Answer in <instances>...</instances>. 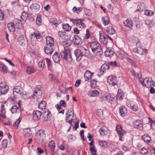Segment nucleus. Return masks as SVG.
I'll return each instance as SVG.
<instances>
[{"mask_svg":"<svg viewBox=\"0 0 155 155\" xmlns=\"http://www.w3.org/2000/svg\"><path fill=\"white\" fill-rule=\"evenodd\" d=\"M46 45L44 48V50L47 54L51 55L54 50V41L53 39L50 36L46 37Z\"/></svg>","mask_w":155,"mask_h":155,"instance_id":"nucleus-1","label":"nucleus"},{"mask_svg":"<svg viewBox=\"0 0 155 155\" xmlns=\"http://www.w3.org/2000/svg\"><path fill=\"white\" fill-rule=\"evenodd\" d=\"M92 51L96 55L100 56L103 54L102 48L99 43L96 41H93L89 43Z\"/></svg>","mask_w":155,"mask_h":155,"instance_id":"nucleus-2","label":"nucleus"},{"mask_svg":"<svg viewBox=\"0 0 155 155\" xmlns=\"http://www.w3.org/2000/svg\"><path fill=\"white\" fill-rule=\"evenodd\" d=\"M60 55L62 58L66 59L67 61L68 62L71 61V55L68 48L64 47V51L61 52Z\"/></svg>","mask_w":155,"mask_h":155,"instance_id":"nucleus-3","label":"nucleus"},{"mask_svg":"<svg viewBox=\"0 0 155 155\" xmlns=\"http://www.w3.org/2000/svg\"><path fill=\"white\" fill-rule=\"evenodd\" d=\"M86 51L87 50L83 47L75 50L74 53L76 57V60L78 61H79L82 56L86 54Z\"/></svg>","mask_w":155,"mask_h":155,"instance_id":"nucleus-4","label":"nucleus"},{"mask_svg":"<svg viewBox=\"0 0 155 155\" xmlns=\"http://www.w3.org/2000/svg\"><path fill=\"white\" fill-rule=\"evenodd\" d=\"M116 130L119 135V139L121 141L124 140L126 135V132L123 130L120 125H117L116 127Z\"/></svg>","mask_w":155,"mask_h":155,"instance_id":"nucleus-5","label":"nucleus"},{"mask_svg":"<svg viewBox=\"0 0 155 155\" xmlns=\"http://www.w3.org/2000/svg\"><path fill=\"white\" fill-rule=\"evenodd\" d=\"M8 86L5 82L0 83V95L5 94L8 90Z\"/></svg>","mask_w":155,"mask_h":155,"instance_id":"nucleus-6","label":"nucleus"},{"mask_svg":"<svg viewBox=\"0 0 155 155\" xmlns=\"http://www.w3.org/2000/svg\"><path fill=\"white\" fill-rule=\"evenodd\" d=\"M36 138L40 142H42L45 138V134L44 130H41L36 133Z\"/></svg>","mask_w":155,"mask_h":155,"instance_id":"nucleus-7","label":"nucleus"},{"mask_svg":"<svg viewBox=\"0 0 155 155\" xmlns=\"http://www.w3.org/2000/svg\"><path fill=\"white\" fill-rule=\"evenodd\" d=\"M140 81L143 86L148 87L151 86V83L153 82L151 78L146 77L142 80H140Z\"/></svg>","mask_w":155,"mask_h":155,"instance_id":"nucleus-8","label":"nucleus"},{"mask_svg":"<svg viewBox=\"0 0 155 155\" xmlns=\"http://www.w3.org/2000/svg\"><path fill=\"white\" fill-rule=\"evenodd\" d=\"M110 68L109 66L107 64H103L101 67L100 71L98 73V75L100 77L103 75Z\"/></svg>","mask_w":155,"mask_h":155,"instance_id":"nucleus-9","label":"nucleus"},{"mask_svg":"<svg viewBox=\"0 0 155 155\" xmlns=\"http://www.w3.org/2000/svg\"><path fill=\"white\" fill-rule=\"evenodd\" d=\"M107 82L109 84L114 86L117 84V81L116 76H109L107 78Z\"/></svg>","mask_w":155,"mask_h":155,"instance_id":"nucleus-10","label":"nucleus"},{"mask_svg":"<svg viewBox=\"0 0 155 155\" xmlns=\"http://www.w3.org/2000/svg\"><path fill=\"white\" fill-rule=\"evenodd\" d=\"M42 94V92L41 90L39 89L36 90L32 95V97L37 101L38 99L41 97Z\"/></svg>","mask_w":155,"mask_h":155,"instance_id":"nucleus-11","label":"nucleus"},{"mask_svg":"<svg viewBox=\"0 0 155 155\" xmlns=\"http://www.w3.org/2000/svg\"><path fill=\"white\" fill-rule=\"evenodd\" d=\"M74 45H78L81 44L83 42L81 38L79 37L77 35H74L73 39Z\"/></svg>","mask_w":155,"mask_h":155,"instance_id":"nucleus-12","label":"nucleus"},{"mask_svg":"<svg viewBox=\"0 0 155 155\" xmlns=\"http://www.w3.org/2000/svg\"><path fill=\"white\" fill-rule=\"evenodd\" d=\"M100 41L104 45H107L108 43V39L104 34L100 32Z\"/></svg>","mask_w":155,"mask_h":155,"instance_id":"nucleus-13","label":"nucleus"},{"mask_svg":"<svg viewBox=\"0 0 155 155\" xmlns=\"http://www.w3.org/2000/svg\"><path fill=\"white\" fill-rule=\"evenodd\" d=\"M41 112L38 110H35L33 113V118L35 120H38L41 118Z\"/></svg>","mask_w":155,"mask_h":155,"instance_id":"nucleus-14","label":"nucleus"},{"mask_svg":"<svg viewBox=\"0 0 155 155\" xmlns=\"http://www.w3.org/2000/svg\"><path fill=\"white\" fill-rule=\"evenodd\" d=\"M133 125L134 127L140 130L143 128V124L142 122L139 120H137L135 121Z\"/></svg>","mask_w":155,"mask_h":155,"instance_id":"nucleus-15","label":"nucleus"},{"mask_svg":"<svg viewBox=\"0 0 155 155\" xmlns=\"http://www.w3.org/2000/svg\"><path fill=\"white\" fill-rule=\"evenodd\" d=\"M30 8L34 12H37L40 9V6L37 3H34L30 6Z\"/></svg>","mask_w":155,"mask_h":155,"instance_id":"nucleus-16","label":"nucleus"},{"mask_svg":"<svg viewBox=\"0 0 155 155\" xmlns=\"http://www.w3.org/2000/svg\"><path fill=\"white\" fill-rule=\"evenodd\" d=\"M119 111L120 115L122 117L125 116L127 113L126 108L123 106L119 107Z\"/></svg>","mask_w":155,"mask_h":155,"instance_id":"nucleus-17","label":"nucleus"},{"mask_svg":"<svg viewBox=\"0 0 155 155\" xmlns=\"http://www.w3.org/2000/svg\"><path fill=\"white\" fill-rule=\"evenodd\" d=\"M51 113L48 110L47 111H45L43 113V117L44 118V120L46 121L50 120Z\"/></svg>","mask_w":155,"mask_h":155,"instance_id":"nucleus-18","label":"nucleus"},{"mask_svg":"<svg viewBox=\"0 0 155 155\" xmlns=\"http://www.w3.org/2000/svg\"><path fill=\"white\" fill-rule=\"evenodd\" d=\"M84 19H78L76 22L77 26L81 28H85V26L84 23Z\"/></svg>","mask_w":155,"mask_h":155,"instance_id":"nucleus-19","label":"nucleus"},{"mask_svg":"<svg viewBox=\"0 0 155 155\" xmlns=\"http://www.w3.org/2000/svg\"><path fill=\"white\" fill-rule=\"evenodd\" d=\"M59 38L61 41H63L67 40L68 39V36L65 32H60L59 33Z\"/></svg>","mask_w":155,"mask_h":155,"instance_id":"nucleus-20","label":"nucleus"},{"mask_svg":"<svg viewBox=\"0 0 155 155\" xmlns=\"http://www.w3.org/2000/svg\"><path fill=\"white\" fill-rule=\"evenodd\" d=\"M142 139L147 144H149L150 143L151 139L150 137L148 134H144L142 137Z\"/></svg>","mask_w":155,"mask_h":155,"instance_id":"nucleus-21","label":"nucleus"},{"mask_svg":"<svg viewBox=\"0 0 155 155\" xmlns=\"http://www.w3.org/2000/svg\"><path fill=\"white\" fill-rule=\"evenodd\" d=\"M100 134L102 136H105L108 133V129L105 127H102L99 130Z\"/></svg>","mask_w":155,"mask_h":155,"instance_id":"nucleus-22","label":"nucleus"},{"mask_svg":"<svg viewBox=\"0 0 155 155\" xmlns=\"http://www.w3.org/2000/svg\"><path fill=\"white\" fill-rule=\"evenodd\" d=\"M21 87L19 86H15L13 89V94L14 96L17 94H21Z\"/></svg>","mask_w":155,"mask_h":155,"instance_id":"nucleus-23","label":"nucleus"},{"mask_svg":"<svg viewBox=\"0 0 155 155\" xmlns=\"http://www.w3.org/2000/svg\"><path fill=\"white\" fill-rule=\"evenodd\" d=\"M53 59L56 63H58L60 60V58L59 54L56 52L53 56Z\"/></svg>","mask_w":155,"mask_h":155,"instance_id":"nucleus-24","label":"nucleus"},{"mask_svg":"<svg viewBox=\"0 0 155 155\" xmlns=\"http://www.w3.org/2000/svg\"><path fill=\"white\" fill-rule=\"evenodd\" d=\"M92 76V74L90 71H87L84 74V77L86 81L91 79Z\"/></svg>","mask_w":155,"mask_h":155,"instance_id":"nucleus-25","label":"nucleus"},{"mask_svg":"<svg viewBox=\"0 0 155 155\" xmlns=\"http://www.w3.org/2000/svg\"><path fill=\"white\" fill-rule=\"evenodd\" d=\"M25 137H28L31 136L32 134V132L29 128L24 129L23 130Z\"/></svg>","mask_w":155,"mask_h":155,"instance_id":"nucleus-26","label":"nucleus"},{"mask_svg":"<svg viewBox=\"0 0 155 155\" xmlns=\"http://www.w3.org/2000/svg\"><path fill=\"white\" fill-rule=\"evenodd\" d=\"M0 71L4 73H7L8 72V69L7 67L3 64L0 63Z\"/></svg>","mask_w":155,"mask_h":155,"instance_id":"nucleus-27","label":"nucleus"},{"mask_svg":"<svg viewBox=\"0 0 155 155\" xmlns=\"http://www.w3.org/2000/svg\"><path fill=\"white\" fill-rule=\"evenodd\" d=\"M114 52L112 50L108 49L104 52L105 55L106 57H111L113 55Z\"/></svg>","mask_w":155,"mask_h":155,"instance_id":"nucleus-28","label":"nucleus"},{"mask_svg":"<svg viewBox=\"0 0 155 155\" xmlns=\"http://www.w3.org/2000/svg\"><path fill=\"white\" fill-rule=\"evenodd\" d=\"M106 30L107 33L110 35H113L115 33V30L112 26H109L107 27Z\"/></svg>","mask_w":155,"mask_h":155,"instance_id":"nucleus-29","label":"nucleus"},{"mask_svg":"<svg viewBox=\"0 0 155 155\" xmlns=\"http://www.w3.org/2000/svg\"><path fill=\"white\" fill-rule=\"evenodd\" d=\"M99 94V92L96 90H91L90 91L89 93V95L90 97H94L97 96Z\"/></svg>","mask_w":155,"mask_h":155,"instance_id":"nucleus-30","label":"nucleus"},{"mask_svg":"<svg viewBox=\"0 0 155 155\" xmlns=\"http://www.w3.org/2000/svg\"><path fill=\"white\" fill-rule=\"evenodd\" d=\"M74 115H73L69 114L66 116V120L67 122L71 123V121H73L74 118Z\"/></svg>","mask_w":155,"mask_h":155,"instance_id":"nucleus-31","label":"nucleus"},{"mask_svg":"<svg viewBox=\"0 0 155 155\" xmlns=\"http://www.w3.org/2000/svg\"><path fill=\"white\" fill-rule=\"evenodd\" d=\"M128 104V106L131 109H132L134 111H137L138 110V108L137 104H134L132 102L131 104Z\"/></svg>","mask_w":155,"mask_h":155,"instance_id":"nucleus-32","label":"nucleus"},{"mask_svg":"<svg viewBox=\"0 0 155 155\" xmlns=\"http://www.w3.org/2000/svg\"><path fill=\"white\" fill-rule=\"evenodd\" d=\"M19 44L21 45H24L25 43V40L23 35H20L18 39Z\"/></svg>","mask_w":155,"mask_h":155,"instance_id":"nucleus-33","label":"nucleus"},{"mask_svg":"<svg viewBox=\"0 0 155 155\" xmlns=\"http://www.w3.org/2000/svg\"><path fill=\"white\" fill-rule=\"evenodd\" d=\"M26 71L27 73L30 74L34 73L35 72V70L33 67L29 66L27 67Z\"/></svg>","mask_w":155,"mask_h":155,"instance_id":"nucleus-34","label":"nucleus"},{"mask_svg":"<svg viewBox=\"0 0 155 155\" xmlns=\"http://www.w3.org/2000/svg\"><path fill=\"white\" fill-rule=\"evenodd\" d=\"M124 25L127 27L130 28L133 26L132 21H131L127 20L124 22Z\"/></svg>","mask_w":155,"mask_h":155,"instance_id":"nucleus-35","label":"nucleus"},{"mask_svg":"<svg viewBox=\"0 0 155 155\" xmlns=\"http://www.w3.org/2000/svg\"><path fill=\"white\" fill-rule=\"evenodd\" d=\"M7 27L10 31L13 32L15 31V27L13 23H8L7 25Z\"/></svg>","mask_w":155,"mask_h":155,"instance_id":"nucleus-36","label":"nucleus"},{"mask_svg":"<svg viewBox=\"0 0 155 155\" xmlns=\"http://www.w3.org/2000/svg\"><path fill=\"white\" fill-rule=\"evenodd\" d=\"M48 146L51 149V150L53 151L55 147V144L54 141H51L48 144Z\"/></svg>","mask_w":155,"mask_h":155,"instance_id":"nucleus-37","label":"nucleus"},{"mask_svg":"<svg viewBox=\"0 0 155 155\" xmlns=\"http://www.w3.org/2000/svg\"><path fill=\"white\" fill-rule=\"evenodd\" d=\"M102 22L104 25H106L109 23V18L107 16L104 17L102 18Z\"/></svg>","mask_w":155,"mask_h":155,"instance_id":"nucleus-38","label":"nucleus"},{"mask_svg":"<svg viewBox=\"0 0 155 155\" xmlns=\"http://www.w3.org/2000/svg\"><path fill=\"white\" fill-rule=\"evenodd\" d=\"M36 23L38 25H40L41 24V15L38 14L37 15L36 19Z\"/></svg>","mask_w":155,"mask_h":155,"instance_id":"nucleus-39","label":"nucleus"},{"mask_svg":"<svg viewBox=\"0 0 155 155\" xmlns=\"http://www.w3.org/2000/svg\"><path fill=\"white\" fill-rule=\"evenodd\" d=\"M145 23L147 25L148 27L150 28L153 26L154 25L153 22L148 20H146L145 21Z\"/></svg>","mask_w":155,"mask_h":155,"instance_id":"nucleus-40","label":"nucleus"},{"mask_svg":"<svg viewBox=\"0 0 155 155\" xmlns=\"http://www.w3.org/2000/svg\"><path fill=\"white\" fill-rule=\"evenodd\" d=\"M62 26L63 29L66 31H69L71 28V27L68 24H63Z\"/></svg>","mask_w":155,"mask_h":155,"instance_id":"nucleus-41","label":"nucleus"},{"mask_svg":"<svg viewBox=\"0 0 155 155\" xmlns=\"http://www.w3.org/2000/svg\"><path fill=\"white\" fill-rule=\"evenodd\" d=\"M19 109V107L17 105L13 106L10 109V111L12 114L15 113L17 112V110Z\"/></svg>","mask_w":155,"mask_h":155,"instance_id":"nucleus-42","label":"nucleus"},{"mask_svg":"<svg viewBox=\"0 0 155 155\" xmlns=\"http://www.w3.org/2000/svg\"><path fill=\"white\" fill-rule=\"evenodd\" d=\"M28 16V14L26 12H23L21 16V19L23 21H25L27 19Z\"/></svg>","mask_w":155,"mask_h":155,"instance_id":"nucleus-43","label":"nucleus"},{"mask_svg":"<svg viewBox=\"0 0 155 155\" xmlns=\"http://www.w3.org/2000/svg\"><path fill=\"white\" fill-rule=\"evenodd\" d=\"M46 106V103L44 101H41L39 105V107L42 109H44Z\"/></svg>","mask_w":155,"mask_h":155,"instance_id":"nucleus-44","label":"nucleus"},{"mask_svg":"<svg viewBox=\"0 0 155 155\" xmlns=\"http://www.w3.org/2000/svg\"><path fill=\"white\" fill-rule=\"evenodd\" d=\"M134 21L135 24L137 28H138L140 27V24L139 19L137 18H134Z\"/></svg>","mask_w":155,"mask_h":155,"instance_id":"nucleus-45","label":"nucleus"},{"mask_svg":"<svg viewBox=\"0 0 155 155\" xmlns=\"http://www.w3.org/2000/svg\"><path fill=\"white\" fill-rule=\"evenodd\" d=\"M147 51L146 50L143 49L141 48L140 47H138V53L140 54H143V52H146Z\"/></svg>","mask_w":155,"mask_h":155,"instance_id":"nucleus-46","label":"nucleus"},{"mask_svg":"<svg viewBox=\"0 0 155 155\" xmlns=\"http://www.w3.org/2000/svg\"><path fill=\"white\" fill-rule=\"evenodd\" d=\"M96 81L94 80H93L91 81V87L92 88H95L96 86Z\"/></svg>","mask_w":155,"mask_h":155,"instance_id":"nucleus-47","label":"nucleus"},{"mask_svg":"<svg viewBox=\"0 0 155 155\" xmlns=\"http://www.w3.org/2000/svg\"><path fill=\"white\" fill-rule=\"evenodd\" d=\"M121 90H119L117 95V97L120 100H122L123 98L124 94L122 92H120Z\"/></svg>","mask_w":155,"mask_h":155,"instance_id":"nucleus-48","label":"nucleus"},{"mask_svg":"<svg viewBox=\"0 0 155 155\" xmlns=\"http://www.w3.org/2000/svg\"><path fill=\"white\" fill-rule=\"evenodd\" d=\"M153 14V12L151 10H145L144 11V14L146 15H151Z\"/></svg>","mask_w":155,"mask_h":155,"instance_id":"nucleus-49","label":"nucleus"},{"mask_svg":"<svg viewBox=\"0 0 155 155\" xmlns=\"http://www.w3.org/2000/svg\"><path fill=\"white\" fill-rule=\"evenodd\" d=\"M38 65L39 67L44 68L45 67V62L42 60H41L38 63Z\"/></svg>","mask_w":155,"mask_h":155,"instance_id":"nucleus-50","label":"nucleus"},{"mask_svg":"<svg viewBox=\"0 0 155 155\" xmlns=\"http://www.w3.org/2000/svg\"><path fill=\"white\" fill-rule=\"evenodd\" d=\"M63 42V44L65 46V47L68 48V46H69L71 45V42H69L67 40L62 41Z\"/></svg>","mask_w":155,"mask_h":155,"instance_id":"nucleus-51","label":"nucleus"},{"mask_svg":"<svg viewBox=\"0 0 155 155\" xmlns=\"http://www.w3.org/2000/svg\"><path fill=\"white\" fill-rule=\"evenodd\" d=\"M22 21V20L21 19L20 20L18 19H16L15 20V22L16 25L17 26L20 27L21 25Z\"/></svg>","mask_w":155,"mask_h":155,"instance_id":"nucleus-52","label":"nucleus"},{"mask_svg":"<svg viewBox=\"0 0 155 155\" xmlns=\"http://www.w3.org/2000/svg\"><path fill=\"white\" fill-rule=\"evenodd\" d=\"M90 36V34L89 31L88 29H86V33L85 34V35L83 37V39L84 40L85 39H88Z\"/></svg>","mask_w":155,"mask_h":155,"instance_id":"nucleus-53","label":"nucleus"},{"mask_svg":"<svg viewBox=\"0 0 155 155\" xmlns=\"http://www.w3.org/2000/svg\"><path fill=\"white\" fill-rule=\"evenodd\" d=\"M82 10V8L81 7L77 8L74 6L72 9V10L74 12L78 13V12H81Z\"/></svg>","mask_w":155,"mask_h":155,"instance_id":"nucleus-54","label":"nucleus"},{"mask_svg":"<svg viewBox=\"0 0 155 155\" xmlns=\"http://www.w3.org/2000/svg\"><path fill=\"white\" fill-rule=\"evenodd\" d=\"M100 145L102 147H105L107 146V143L105 141H99Z\"/></svg>","mask_w":155,"mask_h":155,"instance_id":"nucleus-55","label":"nucleus"},{"mask_svg":"<svg viewBox=\"0 0 155 155\" xmlns=\"http://www.w3.org/2000/svg\"><path fill=\"white\" fill-rule=\"evenodd\" d=\"M8 143V141L6 139L4 140L2 142V147L3 148H6L7 145V144Z\"/></svg>","mask_w":155,"mask_h":155,"instance_id":"nucleus-56","label":"nucleus"},{"mask_svg":"<svg viewBox=\"0 0 155 155\" xmlns=\"http://www.w3.org/2000/svg\"><path fill=\"white\" fill-rule=\"evenodd\" d=\"M21 121V120L18 119H17L14 123L13 124V126L15 127L16 128H17L18 124H19Z\"/></svg>","mask_w":155,"mask_h":155,"instance_id":"nucleus-57","label":"nucleus"},{"mask_svg":"<svg viewBox=\"0 0 155 155\" xmlns=\"http://www.w3.org/2000/svg\"><path fill=\"white\" fill-rule=\"evenodd\" d=\"M97 113L99 116L101 117L103 114V110L101 109H98Z\"/></svg>","mask_w":155,"mask_h":155,"instance_id":"nucleus-58","label":"nucleus"},{"mask_svg":"<svg viewBox=\"0 0 155 155\" xmlns=\"http://www.w3.org/2000/svg\"><path fill=\"white\" fill-rule=\"evenodd\" d=\"M45 59L47 64L48 68H51L52 66L50 60L47 58H45Z\"/></svg>","mask_w":155,"mask_h":155,"instance_id":"nucleus-59","label":"nucleus"},{"mask_svg":"<svg viewBox=\"0 0 155 155\" xmlns=\"http://www.w3.org/2000/svg\"><path fill=\"white\" fill-rule=\"evenodd\" d=\"M140 152L142 154H146L147 153V150L145 147H143L140 150Z\"/></svg>","mask_w":155,"mask_h":155,"instance_id":"nucleus-60","label":"nucleus"},{"mask_svg":"<svg viewBox=\"0 0 155 155\" xmlns=\"http://www.w3.org/2000/svg\"><path fill=\"white\" fill-rule=\"evenodd\" d=\"M50 22L52 25H56L58 23L57 21L55 18L51 19Z\"/></svg>","mask_w":155,"mask_h":155,"instance_id":"nucleus-61","label":"nucleus"},{"mask_svg":"<svg viewBox=\"0 0 155 155\" xmlns=\"http://www.w3.org/2000/svg\"><path fill=\"white\" fill-rule=\"evenodd\" d=\"M4 14L3 12L0 10V21H2L4 19Z\"/></svg>","mask_w":155,"mask_h":155,"instance_id":"nucleus-62","label":"nucleus"},{"mask_svg":"<svg viewBox=\"0 0 155 155\" xmlns=\"http://www.w3.org/2000/svg\"><path fill=\"white\" fill-rule=\"evenodd\" d=\"M110 100H109L108 101V102L112 104L113 103V99H114V97H115V96L113 94H110Z\"/></svg>","mask_w":155,"mask_h":155,"instance_id":"nucleus-63","label":"nucleus"},{"mask_svg":"<svg viewBox=\"0 0 155 155\" xmlns=\"http://www.w3.org/2000/svg\"><path fill=\"white\" fill-rule=\"evenodd\" d=\"M90 151L93 153L94 152L95 153H97V151L96 149V147L95 146H93L91 147H90Z\"/></svg>","mask_w":155,"mask_h":155,"instance_id":"nucleus-64","label":"nucleus"}]
</instances>
